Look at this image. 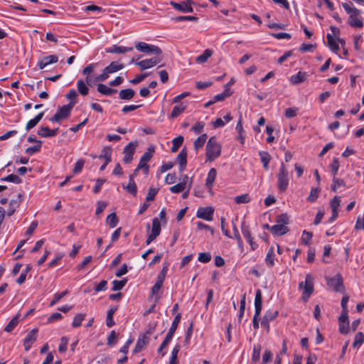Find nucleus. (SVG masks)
<instances>
[{
    "label": "nucleus",
    "instance_id": "obj_27",
    "mask_svg": "<svg viewBox=\"0 0 364 364\" xmlns=\"http://www.w3.org/2000/svg\"><path fill=\"white\" fill-rule=\"evenodd\" d=\"M306 79V73L304 72H299L297 74L291 76L290 82L293 85H298L303 82Z\"/></svg>",
    "mask_w": 364,
    "mask_h": 364
},
{
    "label": "nucleus",
    "instance_id": "obj_22",
    "mask_svg": "<svg viewBox=\"0 0 364 364\" xmlns=\"http://www.w3.org/2000/svg\"><path fill=\"white\" fill-rule=\"evenodd\" d=\"M134 175L135 174L134 173L129 176V183L126 186H124V188L126 189V191L132 196H136L137 193V187L134 180Z\"/></svg>",
    "mask_w": 364,
    "mask_h": 364
},
{
    "label": "nucleus",
    "instance_id": "obj_26",
    "mask_svg": "<svg viewBox=\"0 0 364 364\" xmlns=\"http://www.w3.org/2000/svg\"><path fill=\"white\" fill-rule=\"evenodd\" d=\"M148 342L149 338L146 335H144L141 338H139L136 343L135 348L133 350V353H136L140 352L144 348V347L148 343Z\"/></svg>",
    "mask_w": 364,
    "mask_h": 364
},
{
    "label": "nucleus",
    "instance_id": "obj_39",
    "mask_svg": "<svg viewBox=\"0 0 364 364\" xmlns=\"http://www.w3.org/2000/svg\"><path fill=\"white\" fill-rule=\"evenodd\" d=\"M176 162L179 165H186L187 164V151L185 148H183L178 155L176 157Z\"/></svg>",
    "mask_w": 364,
    "mask_h": 364
},
{
    "label": "nucleus",
    "instance_id": "obj_2",
    "mask_svg": "<svg viewBox=\"0 0 364 364\" xmlns=\"http://www.w3.org/2000/svg\"><path fill=\"white\" fill-rule=\"evenodd\" d=\"M221 153V146L218 143L215 136L209 139L206 145L207 160L212 161L219 157Z\"/></svg>",
    "mask_w": 364,
    "mask_h": 364
},
{
    "label": "nucleus",
    "instance_id": "obj_16",
    "mask_svg": "<svg viewBox=\"0 0 364 364\" xmlns=\"http://www.w3.org/2000/svg\"><path fill=\"white\" fill-rule=\"evenodd\" d=\"M255 311L254 316L259 317L262 309V296L260 289H257L255 294Z\"/></svg>",
    "mask_w": 364,
    "mask_h": 364
},
{
    "label": "nucleus",
    "instance_id": "obj_34",
    "mask_svg": "<svg viewBox=\"0 0 364 364\" xmlns=\"http://www.w3.org/2000/svg\"><path fill=\"white\" fill-rule=\"evenodd\" d=\"M186 109V105H183V104L173 107V110L170 114V118L173 119L178 117L185 111Z\"/></svg>",
    "mask_w": 364,
    "mask_h": 364
},
{
    "label": "nucleus",
    "instance_id": "obj_3",
    "mask_svg": "<svg viewBox=\"0 0 364 364\" xmlns=\"http://www.w3.org/2000/svg\"><path fill=\"white\" fill-rule=\"evenodd\" d=\"M277 178L278 189L281 192H285L289 183V177L288 171L283 162H282L280 164Z\"/></svg>",
    "mask_w": 364,
    "mask_h": 364
},
{
    "label": "nucleus",
    "instance_id": "obj_19",
    "mask_svg": "<svg viewBox=\"0 0 364 364\" xmlns=\"http://www.w3.org/2000/svg\"><path fill=\"white\" fill-rule=\"evenodd\" d=\"M58 60V58L56 55H47V56L43 57L38 62V67L40 69H43L50 64L57 63Z\"/></svg>",
    "mask_w": 364,
    "mask_h": 364
},
{
    "label": "nucleus",
    "instance_id": "obj_6",
    "mask_svg": "<svg viewBox=\"0 0 364 364\" xmlns=\"http://www.w3.org/2000/svg\"><path fill=\"white\" fill-rule=\"evenodd\" d=\"M76 102H70L69 104L59 107L56 113L50 119V120L51 122H58L63 119L68 118Z\"/></svg>",
    "mask_w": 364,
    "mask_h": 364
},
{
    "label": "nucleus",
    "instance_id": "obj_55",
    "mask_svg": "<svg viewBox=\"0 0 364 364\" xmlns=\"http://www.w3.org/2000/svg\"><path fill=\"white\" fill-rule=\"evenodd\" d=\"M341 201V197L338 196H334L333 198L331 200L330 205L332 210H338V208L340 206Z\"/></svg>",
    "mask_w": 364,
    "mask_h": 364
},
{
    "label": "nucleus",
    "instance_id": "obj_10",
    "mask_svg": "<svg viewBox=\"0 0 364 364\" xmlns=\"http://www.w3.org/2000/svg\"><path fill=\"white\" fill-rule=\"evenodd\" d=\"M161 232V223L157 218H154L152 220V228L151 233L148 235L146 244L149 245L153 242Z\"/></svg>",
    "mask_w": 364,
    "mask_h": 364
},
{
    "label": "nucleus",
    "instance_id": "obj_17",
    "mask_svg": "<svg viewBox=\"0 0 364 364\" xmlns=\"http://www.w3.org/2000/svg\"><path fill=\"white\" fill-rule=\"evenodd\" d=\"M59 129H50L48 127H41L38 131V134L41 137L49 138L57 135Z\"/></svg>",
    "mask_w": 364,
    "mask_h": 364
},
{
    "label": "nucleus",
    "instance_id": "obj_58",
    "mask_svg": "<svg viewBox=\"0 0 364 364\" xmlns=\"http://www.w3.org/2000/svg\"><path fill=\"white\" fill-rule=\"evenodd\" d=\"M173 20L176 22L183 21H191L196 22V21H198V18L196 16H177L175 18H173Z\"/></svg>",
    "mask_w": 364,
    "mask_h": 364
},
{
    "label": "nucleus",
    "instance_id": "obj_23",
    "mask_svg": "<svg viewBox=\"0 0 364 364\" xmlns=\"http://www.w3.org/2000/svg\"><path fill=\"white\" fill-rule=\"evenodd\" d=\"M217 176V171L215 168H212L210 169L208 176L205 181V186L206 187L211 191L215 182V180Z\"/></svg>",
    "mask_w": 364,
    "mask_h": 364
},
{
    "label": "nucleus",
    "instance_id": "obj_45",
    "mask_svg": "<svg viewBox=\"0 0 364 364\" xmlns=\"http://www.w3.org/2000/svg\"><path fill=\"white\" fill-rule=\"evenodd\" d=\"M183 142V137L182 136H178L173 139L172 141V147H171V151L172 152H176L179 147L182 145Z\"/></svg>",
    "mask_w": 364,
    "mask_h": 364
},
{
    "label": "nucleus",
    "instance_id": "obj_53",
    "mask_svg": "<svg viewBox=\"0 0 364 364\" xmlns=\"http://www.w3.org/2000/svg\"><path fill=\"white\" fill-rule=\"evenodd\" d=\"M68 294V291L65 290L60 293H56L54 295L53 299L51 301L50 306H53L55 304H57L62 298H63L65 295Z\"/></svg>",
    "mask_w": 364,
    "mask_h": 364
},
{
    "label": "nucleus",
    "instance_id": "obj_38",
    "mask_svg": "<svg viewBox=\"0 0 364 364\" xmlns=\"http://www.w3.org/2000/svg\"><path fill=\"white\" fill-rule=\"evenodd\" d=\"M106 222L111 228H115L119 223V220L117 217L116 213H110L107 216Z\"/></svg>",
    "mask_w": 364,
    "mask_h": 364
},
{
    "label": "nucleus",
    "instance_id": "obj_1",
    "mask_svg": "<svg viewBox=\"0 0 364 364\" xmlns=\"http://www.w3.org/2000/svg\"><path fill=\"white\" fill-rule=\"evenodd\" d=\"M342 6L349 15L348 23L350 26L353 28H363V21L359 18L361 11L354 7L353 4L350 1L348 3H343Z\"/></svg>",
    "mask_w": 364,
    "mask_h": 364
},
{
    "label": "nucleus",
    "instance_id": "obj_11",
    "mask_svg": "<svg viewBox=\"0 0 364 364\" xmlns=\"http://www.w3.org/2000/svg\"><path fill=\"white\" fill-rule=\"evenodd\" d=\"M213 213L214 209L210 206L199 208L196 213V217L207 221H211L213 219Z\"/></svg>",
    "mask_w": 364,
    "mask_h": 364
},
{
    "label": "nucleus",
    "instance_id": "obj_32",
    "mask_svg": "<svg viewBox=\"0 0 364 364\" xmlns=\"http://www.w3.org/2000/svg\"><path fill=\"white\" fill-rule=\"evenodd\" d=\"M326 38H327L328 46H329L330 49L333 52L336 53L339 50V46L336 42V41L333 38V36L331 33H328L326 35Z\"/></svg>",
    "mask_w": 364,
    "mask_h": 364
},
{
    "label": "nucleus",
    "instance_id": "obj_35",
    "mask_svg": "<svg viewBox=\"0 0 364 364\" xmlns=\"http://www.w3.org/2000/svg\"><path fill=\"white\" fill-rule=\"evenodd\" d=\"M259 155L260 156L261 161L264 168L267 170L269 168V163L271 160V156L267 151H259Z\"/></svg>",
    "mask_w": 364,
    "mask_h": 364
},
{
    "label": "nucleus",
    "instance_id": "obj_43",
    "mask_svg": "<svg viewBox=\"0 0 364 364\" xmlns=\"http://www.w3.org/2000/svg\"><path fill=\"white\" fill-rule=\"evenodd\" d=\"M262 346L259 344L255 345L253 347V353L252 355V360L255 363H257L260 359V353H261Z\"/></svg>",
    "mask_w": 364,
    "mask_h": 364
},
{
    "label": "nucleus",
    "instance_id": "obj_52",
    "mask_svg": "<svg viewBox=\"0 0 364 364\" xmlns=\"http://www.w3.org/2000/svg\"><path fill=\"white\" fill-rule=\"evenodd\" d=\"M1 181H9V182L14 183H17V184L21 183V178L18 176L15 175V174H10V175L1 178Z\"/></svg>",
    "mask_w": 364,
    "mask_h": 364
},
{
    "label": "nucleus",
    "instance_id": "obj_41",
    "mask_svg": "<svg viewBox=\"0 0 364 364\" xmlns=\"http://www.w3.org/2000/svg\"><path fill=\"white\" fill-rule=\"evenodd\" d=\"M181 315L180 313H178L174 318L172 323H171V326L168 330V333H171L172 335H174L177 328H178V323H180V321H181Z\"/></svg>",
    "mask_w": 364,
    "mask_h": 364
},
{
    "label": "nucleus",
    "instance_id": "obj_15",
    "mask_svg": "<svg viewBox=\"0 0 364 364\" xmlns=\"http://www.w3.org/2000/svg\"><path fill=\"white\" fill-rule=\"evenodd\" d=\"M188 177L187 175H184L182 178V181L178 183L170 188V191L173 193H179L183 192V191L188 186Z\"/></svg>",
    "mask_w": 364,
    "mask_h": 364
},
{
    "label": "nucleus",
    "instance_id": "obj_51",
    "mask_svg": "<svg viewBox=\"0 0 364 364\" xmlns=\"http://www.w3.org/2000/svg\"><path fill=\"white\" fill-rule=\"evenodd\" d=\"M276 222L277 224L285 225L289 223V217L287 213L280 214L277 217Z\"/></svg>",
    "mask_w": 364,
    "mask_h": 364
},
{
    "label": "nucleus",
    "instance_id": "obj_5",
    "mask_svg": "<svg viewBox=\"0 0 364 364\" xmlns=\"http://www.w3.org/2000/svg\"><path fill=\"white\" fill-rule=\"evenodd\" d=\"M154 153V147L151 146L147 149V151L142 155L140 159L139 163L134 170V174L136 173L139 170H143L145 174L149 173V166L147 162L152 158Z\"/></svg>",
    "mask_w": 364,
    "mask_h": 364
},
{
    "label": "nucleus",
    "instance_id": "obj_61",
    "mask_svg": "<svg viewBox=\"0 0 364 364\" xmlns=\"http://www.w3.org/2000/svg\"><path fill=\"white\" fill-rule=\"evenodd\" d=\"M68 343V338L63 336L60 338V343L58 347V350L60 353H64L67 350Z\"/></svg>",
    "mask_w": 364,
    "mask_h": 364
},
{
    "label": "nucleus",
    "instance_id": "obj_4",
    "mask_svg": "<svg viewBox=\"0 0 364 364\" xmlns=\"http://www.w3.org/2000/svg\"><path fill=\"white\" fill-rule=\"evenodd\" d=\"M299 288L303 289L302 299L304 301H308L311 294L314 291V277L311 274H308L306 276L305 282H300Z\"/></svg>",
    "mask_w": 364,
    "mask_h": 364
},
{
    "label": "nucleus",
    "instance_id": "obj_48",
    "mask_svg": "<svg viewBox=\"0 0 364 364\" xmlns=\"http://www.w3.org/2000/svg\"><path fill=\"white\" fill-rule=\"evenodd\" d=\"M85 314H77L73 318V321L72 323V326L73 328H77V327L80 326L81 323H82V321L85 319Z\"/></svg>",
    "mask_w": 364,
    "mask_h": 364
},
{
    "label": "nucleus",
    "instance_id": "obj_62",
    "mask_svg": "<svg viewBox=\"0 0 364 364\" xmlns=\"http://www.w3.org/2000/svg\"><path fill=\"white\" fill-rule=\"evenodd\" d=\"M230 95L231 93L229 92V90H225L223 93L215 95L213 97V100L215 102L223 101L227 97L230 96Z\"/></svg>",
    "mask_w": 364,
    "mask_h": 364
},
{
    "label": "nucleus",
    "instance_id": "obj_24",
    "mask_svg": "<svg viewBox=\"0 0 364 364\" xmlns=\"http://www.w3.org/2000/svg\"><path fill=\"white\" fill-rule=\"evenodd\" d=\"M170 4L177 11H181V12H188L191 13L193 11V9L191 6V5L186 3L179 4L176 3L175 1H171Z\"/></svg>",
    "mask_w": 364,
    "mask_h": 364
},
{
    "label": "nucleus",
    "instance_id": "obj_12",
    "mask_svg": "<svg viewBox=\"0 0 364 364\" xmlns=\"http://www.w3.org/2000/svg\"><path fill=\"white\" fill-rule=\"evenodd\" d=\"M136 146V142H130L124 147V151H123V153L124 154V158H123V161L125 164H129L132 161L133 155L134 154Z\"/></svg>",
    "mask_w": 364,
    "mask_h": 364
},
{
    "label": "nucleus",
    "instance_id": "obj_25",
    "mask_svg": "<svg viewBox=\"0 0 364 364\" xmlns=\"http://www.w3.org/2000/svg\"><path fill=\"white\" fill-rule=\"evenodd\" d=\"M135 95V91L132 88L122 90L119 92V97L121 100H129Z\"/></svg>",
    "mask_w": 364,
    "mask_h": 364
},
{
    "label": "nucleus",
    "instance_id": "obj_49",
    "mask_svg": "<svg viewBox=\"0 0 364 364\" xmlns=\"http://www.w3.org/2000/svg\"><path fill=\"white\" fill-rule=\"evenodd\" d=\"M339 166H340V164H339L338 159L334 158L333 159V161H332L331 166H330L331 173L333 175V178L336 176L338 169H339Z\"/></svg>",
    "mask_w": 364,
    "mask_h": 364
},
{
    "label": "nucleus",
    "instance_id": "obj_63",
    "mask_svg": "<svg viewBox=\"0 0 364 364\" xmlns=\"http://www.w3.org/2000/svg\"><path fill=\"white\" fill-rule=\"evenodd\" d=\"M198 259L200 262L207 263L211 260V255L209 252H200Z\"/></svg>",
    "mask_w": 364,
    "mask_h": 364
},
{
    "label": "nucleus",
    "instance_id": "obj_42",
    "mask_svg": "<svg viewBox=\"0 0 364 364\" xmlns=\"http://www.w3.org/2000/svg\"><path fill=\"white\" fill-rule=\"evenodd\" d=\"M364 343V333L358 332L355 334L353 343V348H359Z\"/></svg>",
    "mask_w": 364,
    "mask_h": 364
},
{
    "label": "nucleus",
    "instance_id": "obj_14",
    "mask_svg": "<svg viewBox=\"0 0 364 364\" xmlns=\"http://www.w3.org/2000/svg\"><path fill=\"white\" fill-rule=\"evenodd\" d=\"M38 328H33L31 331L28 332L26 338H24V350H28L31 345L35 343L37 340L38 336Z\"/></svg>",
    "mask_w": 364,
    "mask_h": 364
},
{
    "label": "nucleus",
    "instance_id": "obj_9",
    "mask_svg": "<svg viewBox=\"0 0 364 364\" xmlns=\"http://www.w3.org/2000/svg\"><path fill=\"white\" fill-rule=\"evenodd\" d=\"M327 285L333 288L337 292H343L345 287L343 282V278L340 274H336L333 277L327 280Z\"/></svg>",
    "mask_w": 364,
    "mask_h": 364
},
{
    "label": "nucleus",
    "instance_id": "obj_57",
    "mask_svg": "<svg viewBox=\"0 0 364 364\" xmlns=\"http://www.w3.org/2000/svg\"><path fill=\"white\" fill-rule=\"evenodd\" d=\"M250 198L248 194H242L235 198V202L237 204L247 203L250 202Z\"/></svg>",
    "mask_w": 364,
    "mask_h": 364
},
{
    "label": "nucleus",
    "instance_id": "obj_7",
    "mask_svg": "<svg viewBox=\"0 0 364 364\" xmlns=\"http://www.w3.org/2000/svg\"><path fill=\"white\" fill-rule=\"evenodd\" d=\"M124 67V66L122 63L113 61L103 69L102 73L97 76V80H100L102 82L105 81L109 77V74L116 73L123 69Z\"/></svg>",
    "mask_w": 364,
    "mask_h": 364
},
{
    "label": "nucleus",
    "instance_id": "obj_20",
    "mask_svg": "<svg viewBox=\"0 0 364 364\" xmlns=\"http://www.w3.org/2000/svg\"><path fill=\"white\" fill-rule=\"evenodd\" d=\"M133 47H124L117 45H113L112 47L106 49L108 53H126L133 50Z\"/></svg>",
    "mask_w": 364,
    "mask_h": 364
},
{
    "label": "nucleus",
    "instance_id": "obj_33",
    "mask_svg": "<svg viewBox=\"0 0 364 364\" xmlns=\"http://www.w3.org/2000/svg\"><path fill=\"white\" fill-rule=\"evenodd\" d=\"M208 138V135L206 134H203L200 136H198L194 141V149L198 151L199 149L202 148Z\"/></svg>",
    "mask_w": 364,
    "mask_h": 364
},
{
    "label": "nucleus",
    "instance_id": "obj_64",
    "mask_svg": "<svg viewBox=\"0 0 364 364\" xmlns=\"http://www.w3.org/2000/svg\"><path fill=\"white\" fill-rule=\"evenodd\" d=\"M299 109L296 107H289L285 110V117L292 118L296 116Z\"/></svg>",
    "mask_w": 364,
    "mask_h": 364
},
{
    "label": "nucleus",
    "instance_id": "obj_40",
    "mask_svg": "<svg viewBox=\"0 0 364 364\" xmlns=\"http://www.w3.org/2000/svg\"><path fill=\"white\" fill-rule=\"evenodd\" d=\"M212 50L209 49L205 50L203 54L196 58V62L198 63H204L212 55Z\"/></svg>",
    "mask_w": 364,
    "mask_h": 364
},
{
    "label": "nucleus",
    "instance_id": "obj_13",
    "mask_svg": "<svg viewBox=\"0 0 364 364\" xmlns=\"http://www.w3.org/2000/svg\"><path fill=\"white\" fill-rule=\"evenodd\" d=\"M161 61V59L160 58L155 57L136 62V65H138L141 70H144L156 65Z\"/></svg>",
    "mask_w": 364,
    "mask_h": 364
},
{
    "label": "nucleus",
    "instance_id": "obj_37",
    "mask_svg": "<svg viewBox=\"0 0 364 364\" xmlns=\"http://www.w3.org/2000/svg\"><path fill=\"white\" fill-rule=\"evenodd\" d=\"M78 92L83 96H85L89 92V88L85 84V81L82 79L78 80L77 82Z\"/></svg>",
    "mask_w": 364,
    "mask_h": 364
},
{
    "label": "nucleus",
    "instance_id": "obj_8",
    "mask_svg": "<svg viewBox=\"0 0 364 364\" xmlns=\"http://www.w3.org/2000/svg\"><path fill=\"white\" fill-rule=\"evenodd\" d=\"M135 48L144 53L146 54H155V55H161L162 53L161 49L154 45L148 44L144 42H138L135 44Z\"/></svg>",
    "mask_w": 364,
    "mask_h": 364
},
{
    "label": "nucleus",
    "instance_id": "obj_50",
    "mask_svg": "<svg viewBox=\"0 0 364 364\" xmlns=\"http://www.w3.org/2000/svg\"><path fill=\"white\" fill-rule=\"evenodd\" d=\"M313 234L311 232H308L306 230H304L301 235V242L305 245H308L312 239Z\"/></svg>",
    "mask_w": 364,
    "mask_h": 364
},
{
    "label": "nucleus",
    "instance_id": "obj_28",
    "mask_svg": "<svg viewBox=\"0 0 364 364\" xmlns=\"http://www.w3.org/2000/svg\"><path fill=\"white\" fill-rule=\"evenodd\" d=\"M44 115V112H41L37 114L33 119L29 120L26 126L27 130H30L37 125V124L41 120Z\"/></svg>",
    "mask_w": 364,
    "mask_h": 364
},
{
    "label": "nucleus",
    "instance_id": "obj_18",
    "mask_svg": "<svg viewBox=\"0 0 364 364\" xmlns=\"http://www.w3.org/2000/svg\"><path fill=\"white\" fill-rule=\"evenodd\" d=\"M241 229H242V233L243 236L245 237V238L247 240V242L250 245L252 250H255L257 247V245L256 243H255L253 242V238L251 236V232H250L249 227L247 225H245V223H243L242 225Z\"/></svg>",
    "mask_w": 364,
    "mask_h": 364
},
{
    "label": "nucleus",
    "instance_id": "obj_47",
    "mask_svg": "<svg viewBox=\"0 0 364 364\" xmlns=\"http://www.w3.org/2000/svg\"><path fill=\"white\" fill-rule=\"evenodd\" d=\"M345 186L346 183L343 179L334 177L333 178V183L331 184V188L333 191L336 192L339 187Z\"/></svg>",
    "mask_w": 364,
    "mask_h": 364
},
{
    "label": "nucleus",
    "instance_id": "obj_46",
    "mask_svg": "<svg viewBox=\"0 0 364 364\" xmlns=\"http://www.w3.org/2000/svg\"><path fill=\"white\" fill-rule=\"evenodd\" d=\"M42 144L43 142H38V144H35L34 146L27 147L25 149L26 154L28 155H33L37 152H39L41 151Z\"/></svg>",
    "mask_w": 364,
    "mask_h": 364
},
{
    "label": "nucleus",
    "instance_id": "obj_54",
    "mask_svg": "<svg viewBox=\"0 0 364 364\" xmlns=\"http://www.w3.org/2000/svg\"><path fill=\"white\" fill-rule=\"evenodd\" d=\"M320 189L318 188H314L311 190L310 194L308 196L307 200L309 202H315L318 197Z\"/></svg>",
    "mask_w": 364,
    "mask_h": 364
},
{
    "label": "nucleus",
    "instance_id": "obj_56",
    "mask_svg": "<svg viewBox=\"0 0 364 364\" xmlns=\"http://www.w3.org/2000/svg\"><path fill=\"white\" fill-rule=\"evenodd\" d=\"M278 314H279V312L277 310H275V311L268 310L266 311V313L264 316V318H266V320L272 321L278 316Z\"/></svg>",
    "mask_w": 364,
    "mask_h": 364
},
{
    "label": "nucleus",
    "instance_id": "obj_36",
    "mask_svg": "<svg viewBox=\"0 0 364 364\" xmlns=\"http://www.w3.org/2000/svg\"><path fill=\"white\" fill-rule=\"evenodd\" d=\"M116 311H117V308L112 307V308L109 309L107 311V318H106V325L109 328L113 326L115 324L114 319H113V315Z\"/></svg>",
    "mask_w": 364,
    "mask_h": 364
},
{
    "label": "nucleus",
    "instance_id": "obj_30",
    "mask_svg": "<svg viewBox=\"0 0 364 364\" xmlns=\"http://www.w3.org/2000/svg\"><path fill=\"white\" fill-rule=\"evenodd\" d=\"M265 262L269 267L274 265V250L273 247L269 249L265 257Z\"/></svg>",
    "mask_w": 364,
    "mask_h": 364
},
{
    "label": "nucleus",
    "instance_id": "obj_59",
    "mask_svg": "<svg viewBox=\"0 0 364 364\" xmlns=\"http://www.w3.org/2000/svg\"><path fill=\"white\" fill-rule=\"evenodd\" d=\"M205 123L203 122H198L191 128V131L194 132L196 134H199L203 130Z\"/></svg>",
    "mask_w": 364,
    "mask_h": 364
},
{
    "label": "nucleus",
    "instance_id": "obj_31",
    "mask_svg": "<svg viewBox=\"0 0 364 364\" xmlns=\"http://www.w3.org/2000/svg\"><path fill=\"white\" fill-rule=\"evenodd\" d=\"M20 313H18L7 324L4 330L6 332L12 331L19 322Z\"/></svg>",
    "mask_w": 364,
    "mask_h": 364
},
{
    "label": "nucleus",
    "instance_id": "obj_21",
    "mask_svg": "<svg viewBox=\"0 0 364 364\" xmlns=\"http://www.w3.org/2000/svg\"><path fill=\"white\" fill-rule=\"evenodd\" d=\"M289 229L282 224H277L271 227V232L275 236H282L288 232Z\"/></svg>",
    "mask_w": 364,
    "mask_h": 364
},
{
    "label": "nucleus",
    "instance_id": "obj_60",
    "mask_svg": "<svg viewBox=\"0 0 364 364\" xmlns=\"http://www.w3.org/2000/svg\"><path fill=\"white\" fill-rule=\"evenodd\" d=\"M117 334L114 331H112L110 334L107 338V345L109 346H112L117 343Z\"/></svg>",
    "mask_w": 364,
    "mask_h": 364
},
{
    "label": "nucleus",
    "instance_id": "obj_29",
    "mask_svg": "<svg viewBox=\"0 0 364 364\" xmlns=\"http://www.w3.org/2000/svg\"><path fill=\"white\" fill-rule=\"evenodd\" d=\"M97 89L100 93L105 95H111L112 94L117 92V90L108 87L104 84H99Z\"/></svg>",
    "mask_w": 364,
    "mask_h": 364
},
{
    "label": "nucleus",
    "instance_id": "obj_44",
    "mask_svg": "<svg viewBox=\"0 0 364 364\" xmlns=\"http://www.w3.org/2000/svg\"><path fill=\"white\" fill-rule=\"evenodd\" d=\"M127 282V279H123L122 280H114L112 282L113 287L112 288V290L114 291H119L123 289V287L125 286V284Z\"/></svg>",
    "mask_w": 364,
    "mask_h": 364
}]
</instances>
